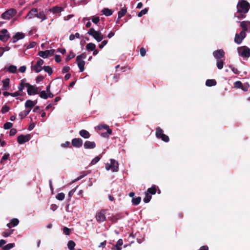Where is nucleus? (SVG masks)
I'll return each mask as SVG.
<instances>
[{
    "instance_id": "1",
    "label": "nucleus",
    "mask_w": 250,
    "mask_h": 250,
    "mask_svg": "<svg viewBox=\"0 0 250 250\" xmlns=\"http://www.w3.org/2000/svg\"><path fill=\"white\" fill-rule=\"evenodd\" d=\"M250 9V3L245 0H241L237 4V11L240 13H243V18L246 17V14L248 12Z\"/></svg>"
},
{
    "instance_id": "2",
    "label": "nucleus",
    "mask_w": 250,
    "mask_h": 250,
    "mask_svg": "<svg viewBox=\"0 0 250 250\" xmlns=\"http://www.w3.org/2000/svg\"><path fill=\"white\" fill-rule=\"evenodd\" d=\"M155 135L158 139H161L165 142L167 143L169 141V137L164 133L163 130L159 126L156 128Z\"/></svg>"
},
{
    "instance_id": "3",
    "label": "nucleus",
    "mask_w": 250,
    "mask_h": 250,
    "mask_svg": "<svg viewBox=\"0 0 250 250\" xmlns=\"http://www.w3.org/2000/svg\"><path fill=\"white\" fill-rule=\"evenodd\" d=\"M87 34L93 37L98 42H101L104 38L100 31H96L93 28H90L87 32Z\"/></svg>"
},
{
    "instance_id": "4",
    "label": "nucleus",
    "mask_w": 250,
    "mask_h": 250,
    "mask_svg": "<svg viewBox=\"0 0 250 250\" xmlns=\"http://www.w3.org/2000/svg\"><path fill=\"white\" fill-rule=\"evenodd\" d=\"M237 52L242 57L249 58L250 57V48L246 46H242L237 48Z\"/></svg>"
},
{
    "instance_id": "5",
    "label": "nucleus",
    "mask_w": 250,
    "mask_h": 250,
    "mask_svg": "<svg viewBox=\"0 0 250 250\" xmlns=\"http://www.w3.org/2000/svg\"><path fill=\"white\" fill-rule=\"evenodd\" d=\"M105 168L106 170H111L113 172H117L119 170V164L115 160L110 159V164H106L105 165Z\"/></svg>"
},
{
    "instance_id": "6",
    "label": "nucleus",
    "mask_w": 250,
    "mask_h": 250,
    "mask_svg": "<svg viewBox=\"0 0 250 250\" xmlns=\"http://www.w3.org/2000/svg\"><path fill=\"white\" fill-rule=\"evenodd\" d=\"M17 14V10L14 8H11L6 10L1 15V18L3 19L10 20Z\"/></svg>"
},
{
    "instance_id": "7",
    "label": "nucleus",
    "mask_w": 250,
    "mask_h": 250,
    "mask_svg": "<svg viewBox=\"0 0 250 250\" xmlns=\"http://www.w3.org/2000/svg\"><path fill=\"white\" fill-rule=\"evenodd\" d=\"M25 85L27 88V92L29 95L38 94L39 93V87L32 85L29 83H25Z\"/></svg>"
},
{
    "instance_id": "8",
    "label": "nucleus",
    "mask_w": 250,
    "mask_h": 250,
    "mask_svg": "<svg viewBox=\"0 0 250 250\" xmlns=\"http://www.w3.org/2000/svg\"><path fill=\"white\" fill-rule=\"evenodd\" d=\"M106 210L105 209H102L97 213L95 217L98 222H104L106 220Z\"/></svg>"
},
{
    "instance_id": "9",
    "label": "nucleus",
    "mask_w": 250,
    "mask_h": 250,
    "mask_svg": "<svg viewBox=\"0 0 250 250\" xmlns=\"http://www.w3.org/2000/svg\"><path fill=\"white\" fill-rule=\"evenodd\" d=\"M44 61L41 59H39L36 63L34 65L32 66L31 68L36 73H39L42 69V65L43 64Z\"/></svg>"
},
{
    "instance_id": "10",
    "label": "nucleus",
    "mask_w": 250,
    "mask_h": 250,
    "mask_svg": "<svg viewBox=\"0 0 250 250\" xmlns=\"http://www.w3.org/2000/svg\"><path fill=\"white\" fill-rule=\"evenodd\" d=\"M31 138V136L30 134H27L26 135L21 134L18 137L17 142L20 144H23L29 141Z\"/></svg>"
},
{
    "instance_id": "11",
    "label": "nucleus",
    "mask_w": 250,
    "mask_h": 250,
    "mask_svg": "<svg viewBox=\"0 0 250 250\" xmlns=\"http://www.w3.org/2000/svg\"><path fill=\"white\" fill-rule=\"evenodd\" d=\"M54 49L47 50L45 51H40L39 52L38 55L43 58H46L48 56H53L54 54Z\"/></svg>"
},
{
    "instance_id": "12",
    "label": "nucleus",
    "mask_w": 250,
    "mask_h": 250,
    "mask_svg": "<svg viewBox=\"0 0 250 250\" xmlns=\"http://www.w3.org/2000/svg\"><path fill=\"white\" fill-rule=\"evenodd\" d=\"M7 32V30L6 29H2L0 31V33H1V34L0 35V41L3 42H6L8 41V40L10 38V35L9 34H6Z\"/></svg>"
},
{
    "instance_id": "13",
    "label": "nucleus",
    "mask_w": 250,
    "mask_h": 250,
    "mask_svg": "<svg viewBox=\"0 0 250 250\" xmlns=\"http://www.w3.org/2000/svg\"><path fill=\"white\" fill-rule=\"evenodd\" d=\"M213 55L215 59L219 60L224 57L225 52L222 49H218L213 52Z\"/></svg>"
},
{
    "instance_id": "14",
    "label": "nucleus",
    "mask_w": 250,
    "mask_h": 250,
    "mask_svg": "<svg viewBox=\"0 0 250 250\" xmlns=\"http://www.w3.org/2000/svg\"><path fill=\"white\" fill-rule=\"evenodd\" d=\"M72 145L76 148H79L83 145V140L81 138H74L72 140Z\"/></svg>"
},
{
    "instance_id": "15",
    "label": "nucleus",
    "mask_w": 250,
    "mask_h": 250,
    "mask_svg": "<svg viewBox=\"0 0 250 250\" xmlns=\"http://www.w3.org/2000/svg\"><path fill=\"white\" fill-rule=\"evenodd\" d=\"M38 9L36 8H32L26 16V18H28L29 19H32L34 17H37V13H38Z\"/></svg>"
},
{
    "instance_id": "16",
    "label": "nucleus",
    "mask_w": 250,
    "mask_h": 250,
    "mask_svg": "<svg viewBox=\"0 0 250 250\" xmlns=\"http://www.w3.org/2000/svg\"><path fill=\"white\" fill-rule=\"evenodd\" d=\"M25 37V35L22 32H17L12 38L13 43L16 42L18 40L22 39Z\"/></svg>"
},
{
    "instance_id": "17",
    "label": "nucleus",
    "mask_w": 250,
    "mask_h": 250,
    "mask_svg": "<svg viewBox=\"0 0 250 250\" xmlns=\"http://www.w3.org/2000/svg\"><path fill=\"white\" fill-rule=\"evenodd\" d=\"M37 103V101H32L31 100H28L25 103V107L26 108L31 110V109Z\"/></svg>"
},
{
    "instance_id": "18",
    "label": "nucleus",
    "mask_w": 250,
    "mask_h": 250,
    "mask_svg": "<svg viewBox=\"0 0 250 250\" xmlns=\"http://www.w3.org/2000/svg\"><path fill=\"white\" fill-rule=\"evenodd\" d=\"M85 149H93L96 147V144L94 142L86 141L83 145Z\"/></svg>"
},
{
    "instance_id": "19",
    "label": "nucleus",
    "mask_w": 250,
    "mask_h": 250,
    "mask_svg": "<svg viewBox=\"0 0 250 250\" xmlns=\"http://www.w3.org/2000/svg\"><path fill=\"white\" fill-rule=\"evenodd\" d=\"M19 221L17 218H13L11 220L10 222L7 224V227L9 228H11L13 227H15L18 225Z\"/></svg>"
},
{
    "instance_id": "20",
    "label": "nucleus",
    "mask_w": 250,
    "mask_h": 250,
    "mask_svg": "<svg viewBox=\"0 0 250 250\" xmlns=\"http://www.w3.org/2000/svg\"><path fill=\"white\" fill-rule=\"evenodd\" d=\"M3 70L5 72L8 71L11 73H15L17 72V68L16 66L13 65H11L8 68H7L6 67H5Z\"/></svg>"
},
{
    "instance_id": "21",
    "label": "nucleus",
    "mask_w": 250,
    "mask_h": 250,
    "mask_svg": "<svg viewBox=\"0 0 250 250\" xmlns=\"http://www.w3.org/2000/svg\"><path fill=\"white\" fill-rule=\"evenodd\" d=\"M79 134L84 139H88L90 137V134L88 131L86 130L82 129L80 131Z\"/></svg>"
},
{
    "instance_id": "22",
    "label": "nucleus",
    "mask_w": 250,
    "mask_h": 250,
    "mask_svg": "<svg viewBox=\"0 0 250 250\" xmlns=\"http://www.w3.org/2000/svg\"><path fill=\"white\" fill-rule=\"evenodd\" d=\"M2 82L3 83L2 90H7L9 86L10 79L9 78H6L5 79L3 80Z\"/></svg>"
},
{
    "instance_id": "23",
    "label": "nucleus",
    "mask_w": 250,
    "mask_h": 250,
    "mask_svg": "<svg viewBox=\"0 0 250 250\" xmlns=\"http://www.w3.org/2000/svg\"><path fill=\"white\" fill-rule=\"evenodd\" d=\"M158 188L156 185H153L151 188L147 189V192L149 194L154 195L157 192V188Z\"/></svg>"
},
{
    "instance_id": "24",
    "label": "nucleus",
    "mask_w": 250,
    "mask_h": 250,
    "mask_svg": "<svg viewBox=\"0 0 250 250\" xmlns=\"http://www.w3.org/2000/svg\"><path fill=\"white\" fill-rule=\"evenodd\" d=\"M80 71L82 72L84 70L85 62L83 60L76 61Z\"/></svg>"
},
{
    "instance_id": "25",
    "label": "nucleus",
    "mask_w": 250,
    "mask_h": 250,
    "mask_svg": "<svg viewBox=\"0 0 250 250\" xmlns=\"http://www.w3.org/2000/svg\"><path fill=\"white\" fill-rule=\"evenodd\" d=\"M123 244V242L122 239H120L116 243V244L115 245L114 247L112 249V250H121V246H122Z\"/></svg>"
},
{
    "instance_id": "26",
    "label": "nucleus",
    "mask_w": 250,
    "mask_h": 250,
    "mask_svg": "<svg viewBox=\"0 0 250 250\" xmlns=\"http://www.w3.org/2000/svg\"><path fill=\"white\" fill-rule=\"evenodd\" d=\"M127 12V8L125 6L122 8L121 10L118 12V19H121L123 16H124Z\"/></svg>"
},
{
    "instance_id": "27",
    "label": "nucleus",
    "mask_w": 250,
    "mask_h": 250,
    "mask_svg": "<svg viewBox=\"0 0 250 250\" xmlns=\"http://www.w3.org/2000/svg\"><path fill=\"white\" fill-rule=\"evenodd\" d=\"M62 10L63 9L62 7L56 6L52 7L50 9V11L52 12L54 14H56L61 12L62 11Z\"/></svg>"
},
{
    "instance_id": "28",
    "label": "nucleus",
    "mask_w": 250,
    "mask_h": 250,
    "mask_svg": "<svg viewBox=\"0 0 250 250\" xmlns=\"http://www.w3.org/2000/svg\"><path fill=\"white\" fill-rule=\"evenodd\" d=\"M217 82L214 79H208L206 82V85L208 86H215Z\"/></svg>"
},
{
    "instance_id": "29",
    "label": "nucleus",
    "mask_w": 250,
    "mask_h": 250,
    "mask_svg": "<svg viewBox=\"0 0 250 250\" xmlns=\"http://www.w3.org/2000/svg\"><path fill=\"white\" fill-rule=\"evenodd\" d=\"M30 109L25 110L23 111H21L19 114V116L21 117V119H24L30 113Z\"/></svg>"
},
{
    "instance_id": "30",
    "label": "nucleus",
    "mask_w": 250,
    "mask_h": 250,
    "mask_svg": "<svg viewBox=\"0 0 250 250\" xmlns=\"http://www.w3.org/2000/svg\"><path fill=\"white\" fill-rule=\"evenodd\" d=\"M244 38V36L241 37L239 35L236 34L234 38V42L237 44H240Z\"/></svg>"
},
{
    "instance_id": "31",
    "label": "nucleus",
    "mask_w": 250,
    "mask_h": 250,
    "mask_svg": "<svg viewBox=\"0 0 250 250\" xmlns=\"http://www.w3.org/2000/svg\"><path fill=\"white\" fill-rule=\"evenodd\" d=\"M141 201V197H137L134 198L133 197L131 200V202L132 203V204L134 206H137L139 205Z\"/></svg>"
},
{
    "instance_id": "32",
    "label": "nucleus",
    "mask_w": 250,
    "mask_h": 250,
    "mask_svg": "<svg viewBox=\"0 0 250 250\" xmlns=\"http://www.w3.org/2000/svg\"><path fill=\"white\" fill-rule=\"evenodd\" d=\"M96 48V45L92 42L88 43L86 45V49L88 51H93Z\"/></svg>"
},
{
    "instance_id": "33",
    "label": "nucleus",
    "mask_w": 250,
    "mask_h": 250,
    "mask_svg": "<svg viewBox=\"0 0 250 250\" xmlns=\"http://www.w3.org/2000/svg\"><path fill=\"white\" fill-rule=\"evenodd\" d=\"M102 12L106 16H111L113 13L112 11L107 8H104L102 10Z\"/></svg>"
},
{
    "instance_id": "34",
    "label": "nucleus",
    "mask_w": 250,
    "mask_h": 250,
    "mask_svg": "<svg viewBox=\"0 0 250 250\" xmlns=\"http://www.w3.org/2000/svg\"><path fill=\"white\" fill-rule=\"evenodd\" d=\"M37 18L42 19V21L47 19L46 16L44 14L43 11L40 12L39 13H38Z\"/></svg>"
},
{
    "instance_id": "35",
    "label": "nucleus",
    "mask_w": 250,
    "mask_h": 250,
    "mask_svg": "<svg viewBox=\"0 0 250 250\" xmlns=\"http://www.w3.org/2000/svg\"><path fill=\"white\" fill-rule=\"evenodd\" d=\"M75 245H76L75 243L73 240L69 241L68 242V244H67L68 248L70 250H74V248H75Z\"/></svg>"
},
{
    "instance_id": "36",
    "label": "nucleus",
    "mask_w": 250,
    "mask_h": 250,
    "mask_svg": "<svg viewBox=\"0 0 250 250\" xmlns=\"http://www.w3.org/2000/svg\"><path fill=\"white\" fill-rule=\"evenodd\" d=\"M42 69L47 72L49 75H51L53 73L52 69L49 66H44L42 67Z\"/></svg>"
},
{
    "instance_id": "37",
    "label": "nucleus",
    "mask_w": 250,
    "mask_h": 250,
    "mask_svg": "<svg viewBox=\"0 0 250 250\" xmlns=\"http://www.w3.org/2000/svg\"><path fill=\"white\" fill-rule=\"evenodd\" d=\"M216 65L219 69H222L224 66L223 61L221 59L217 60Z\"/></svg>"
},
{
    "instance_id": "38",
    "label": "nucleus",
    "mask_w": 250,
    "mask_h": 250,
    "mask_svg": "<svg viewBox=\"0 0 250 250\" xmlns=\"http://www.w3.org/2000/svg\"><path fill=\"white\" fill-rule=\"evenodd\" d=\"M151 198V195L148 194L147 192H145V197L144 198L143 201L145 203H147L150 201Z\"/></svg>"
},
{
    "instance_id": "39",
    "label": "nucleus",
    "mask_w": 250,
    "mask_h": 250,
    "mask_svg": "<svg viewBox=\"0 0 250 250\" xmlns=\"http://www.w3.org/2000/svg\"><path fill=\"white\" fill-rule=\"evenodd\" d=\"M40 97L43 99H47L48 98L47 92L44 90L42 91L39 93Z\"/></svg>"
},
{
    "instance_id": "40",
    "label": "nucleus",
    "mask_w": 250,
    "mask_h": 250,
    "mask_svg": "<svg viewBox=\"0 0 250 250\" xmlns=\"http://www.w3.org/2000/svg\"><path fill=\"white\" fill-rule=\"evenodd\" d=\"M238 22H240V21H238ZM247 22L248 21H243L242 22H240L241 27L242 28L243 31H247L248 30V26L247 25Z\"/></svg>"
},
{
    "instance_id": "41",
    "label": "nucleus",
    "mask_w": 250,
    "mask_h": 250,
    "mask_svg": "<svg viewBox=\"0 0 250 250\" xmlns=\"http://www.w3.org/2000/svg\"><path fill=\"white\" fill-rule=\"evenodd\" d=\"M14 229H8L2 233V235L5 237H8L12 234L13 232Z\"/></svg>"
},
{
    "instance_id": "42",
    "label": "nucleus",
    "mask_w": 250,
    "mask_h": 250,
    "mask_svg": "<svg viewBox=\"0 0 250 250\" xmlns=\"http://www.w3.org/2000/svg\"><path fill=\"white\" fill-rule=\"evenodd\" d=\"M14 247V243H9L2 247L3 250H9Z\"/></svg>"
},
{
    "instance_id": "43",
    "label": "nucleus",
    "mask_w": 250,
    "mask_h": 250,
    "mask_svg": "<svg viewBox=\"0 0 250 250\" xmlns=\"http://www.w3.org/2000/svg\"><path fill=\"white\" fill-rule=\"evenodd\" d=\"M148 11V9L147 8H145L143 10H141L140 12L138 13L137 16L138 17H141L144 15L146 14Z\"/></svg>"
},
{
    "instance_id": "44",
    "label": "nucleus",
    "mask_w": 250,
    "mask_h": 250,
    "mask_svg": "<svg viewBox=\"0 0 250 250\" xmlns=\"http://www.w3.org/2000/svg\"><path fill=\"white\" fill-rule=\"evenodd\" d=\"M65 194L63 192L59 193L57 194L56 198L60 201H62L64 199Z\"/></svg>"
},
{
    "instance_id": "45",
    "label": "nucleus",
    "mask_w": 250,
    "mask_h": 250,
    "mask_svg": "<svg viewBox=\"0 0 250 250\" xmlns=\"http://www.w3.org/2000/svg\"><path fill=\"white\" fill-rule=\"evenodd\" d=\"M75 57V53L72 51H71L69 52V55L66 57L65 61H66V62H67L69 61L71 59L74 58Z\"/></svg>"
},
{
    "instance_id": "46",
    "label": "nucleus",
    "mask_w": 250,
    "mask_h": 250,
    "mask_svg": "<svg viewBox=\"0 0 250 250\" xmlns=\"http://www.w3.org/2000/svg\"><path fill=\"white\" fill-rule=\"evenodd\" d=\"M86 57V55L85 53H83L80 55H78L76 57V61L79 60H83V59H85Z\"/></svg>"
},
{
    "instance_id": "47",
    "label": "nucleus",
    "mask_w": 250,
    "mask_h": 250,
    "mask_svg": "<svg viewBox=\"0 0 250 250\" xmlns=\"http://www.w3.org/2000/svg\"><path fill=\"white\" fill-rule=\"evenodd\" d=\"M112 133V130L111 129H107L106 132L102 133L101 135L105 138H108L109 135Z\"/></svg>"
},
{
    "instance_id": "48",
    "label": "nucleus",
    "mask_w": 250,
    "mask_h": 250,
    "mask_svg": "<svg viewBox=\"0 0 250 250\" xmlns=\"http://www.w3.org/2000/svg\"><path fill=\"white\" fill-rule=\"evenodd\" d=\"M13 126V124L10 122H6L3 125V127L5 129H9Z\"/></svg>"
},
{
    "instance_id": "49",
    "label": "nucleus",
    "mask_w": 250,
    "mask_h": 250,
    "mask_svg": "<svg viewBox=\"0 0 250 250\" xmlns=\"http://www.w3.org/2000/svg\"><path fill=\"white\" fill-rule=\"evenodd\" d=\"M234 86L235 88H241L243 86V83L240 81H236L234 83Z\"/></svg>"
},
{
    "instance_id": "50",
    "label": "nucleus",
    "mask_w": 250,
    "mask_h": 250,
    "mask_svg": "<svg viewBox=\"0 0 250 250\" xmlns=\"http://www.w3.org/2000/svg\"><path fill=\"white\" fill-rule=\"evenodd\" d=\"M9 156H10V155L9 153H5L1 159L0 163L2 164L4 162V161L9 159Z\"/></svg>"
},
{
    "instance_id": "51",
    "label": "nucleus",
    "mask_w": 250,
    "mask_h": 250,
    "mask_svg": "<svg viewBox=\"0 0 250 250\" xmlns=\"http://www.w3.org/2000/svg\"><path fill=\"white\" fill-rule=\"evenodd\" d=\"M250 87V84L248 83H245L243 84L242 87L241 88L242 90L244 91H247Z\"/></svg>"
},
{
    "instance_id": "52",
    "label": "nucleus",
    "mask_w": 250,
    "mask_h": 250,
    "mask_svg": "<svg viewBox=\"0 0 250 250\" xmlns=\"http://www.w3.org/2000/svg\"><path fill=\"white\" fill-rule=\"evenodd\" d=\"M70 229L65 227L63 229V232L65 235H69L70 234Z\"/></svg>"
},
{
    "instance_id": "53",
    "label": "nucleus",
    "mask_w": 250,
    "mask_h": 250,
    "mask_svg": "<svg viewBox=\"0 0 250 250\" xmlns=\"http://www.w3.org/2000/svg\"><path fill=\"white\" fill-rule=\"evenodd\" d=\"M101 157L99 156H97L95 157L91 162V164L92 165L96 164L98 162L100 161Z\"/></svg>"
},
{
    "instance_id": "54",
    "label": "nucleus",
    "mask_w": 250,
    "mask_h": 250,
    "mask_svg": "<svg viewBox=\"0 0 250 250\" xmlns=\"http://www.w3.org/2000/svg\"><path fill=\"white\" fill-rule=\"evenodd\" d=\"M9 109L10 108L8 106L5 105L3 106L1 108V112L2 113H5L9 110Z\"/></svg>"
},
{
    "instance_id": "55",
    "label": "nucleus",
    "mask_w": 250,
    "mask_h": 250,
    "mask_svg": "<svg viewBox=\"0 0 250 250\" xmlns=\"http://www.w3.org/2000/svg\"><path fill=\"white\" fill-rule=\"evenodd\" d=\"M98 128L100 130L102 129H106V130H107V129H110L109 127V126L106 125H99L98 126Z\"/></svg>"
},
{
    "instance_id": "56",
    "label": "nucleus",
    "mask_w": 250,
    "mask_h": 250,
    "mask_svg": "<svg viewBox=\"0 0 250 250\" xmlns=\"http://www.w3.org/2000/svg\"><path fill=\"white\" fill-rule=\"evenodd\" d=\"M140 55L142 57H144L146 54V50L144 47H141L140 50Z\"/></svg>"
},
{
    "instance_id": "57",
    "label": "nucleus",
    "mask_w": 250,
    "mask_h": 250,
    "mask_svg": "<svg viewBox=\"0 0 250 250\" xmlns=\"http://www.w3.org/2000/svg\"><path fill=\"white\" fill-rule=\"evenodd\" d=\"M70 68L69 66H65L63 67L62 68V73L63 74L64 73H67L69 72V71L70 70Z\"/></svg>"
},
{
    "instance_id": "58",
    "label": "nucleus",
    "mask_w": 250,
    "mask_h": 250,
    "mask_svg": "<svg viewBox=\"0 0 250 250\" xmlns=\"http://www.w3.org/2000/svg\"><path fill=\"white\" fill-rule=\"evenodd\" d=\"M108 42L107 40L103 41L101 44L99 45V47L100 49L103 48Z\"/></svg>"
},
{
    "instance_id": "59",
    "label": "nucleus",
    "mask_w": 250,
    "mask_h": 250,
    "mask_svg": "<svg viewBox=\"0 0 250 250\" xmlns=\"http://www.w3.org/2000/svg\"><path fill=\"white\" fill-rule=\"evenodd\" d=\"M91 20L92 22L95 24H97L100 21V19L99 17H93Z\"/></svg>"
},
{
    "instance_id": "60",
    "label": "nucleus",
    "mask_w": 250,
    "mask_h": 250,
    "mask_svg": "<svg viewBox=\"0 0 250 250\" xmlns=\"http://www.w3.org/2000/svg\"><path fill=\"white\" fill-rule=\"evenodd\" d=\"M36 45V43L34 42H31L29 44L27 45L26 48L30 49L34 47Z\"/></svg>"
},
{
    "instance_id": "61",
    "label": "nucleus",
    "mask_w": 250,
    "mask_h": 250,
    "mask_svg": "<svg viewBox=\"0 0 250 250\" xmlns=\"http://www.w3.org/2000/svg\"><path fill=\"white\" fill-rule=\"evenodd\" d=\"M21 95H22L21 93H20V92L19 91L15 92L14 93H11V96L13 97H18V96H21Z\"/></svg>"
},
{
    "instance_id": "62",
    "label": "nucleus",
    "mask_w": 250,
    "mask_h": 250,
    "mask_svg": "<svg viewBox=\"0 0 250 250\" xmlns=\"http://www.w3.org/2000/svg\"><path fill=\"white\" fill-rule=\"evenodd\" d=\"M17 133V130L15 128H12L10 130L9 135L11 136H13L16 134Z\"/></svg>"
},
{
    "instance_id": "63",
    "label": "nucleus",
    "mask_w": 250,
    "mask_h": 250,
    "mask_svg": "<svg viewBox=\"0 0 250 250\" xmlns=\"http://www.w3.org/2000/svg\"><path fill=\"white\" fill-rule=\"evenodd\" d=\"M76 190V188H74L73 189H72V190H71L69 193H68V197L69 198H71V197L73 196V195L74 194V192H75ZM70 199H69L70 200Z\"/></svg>"
},
{
    "instance_id": "64",
    "label": "nucleus",
    "mask_w": 250,
    "mask_h": 250,
    "mask_svg": "<svg viewBox=\"0 0 250 250\" xmlns=\"http://www.w3.org/2000/svg\"><path fill=\"white\" fill-rule=\"evenodd\" d=\"M44 79V77L42 75L38 76L36 79L37 83H39Z\"/></svg>"
}]
</instances>
